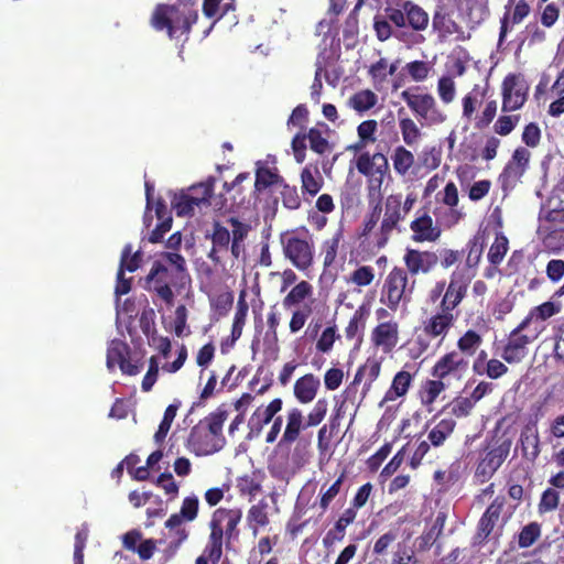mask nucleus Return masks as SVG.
Wrapping results in <instances>:
<instances>
[{"instance_id":"13","label":"nucleus","mask_w":564,"mask_h":564,"mask_svg":"<svg viewBox=\"0 0 564 564\" xmlns=\"http://www.w3.org/2000/svg\"><path fill=\"white\" fill-rule=\"evenodd\" d=\"M510 447L511 441L508 438L497 442L479 459L475 470V478L480 484L488 481L495 475L508 457Z\"/></svg>"},{"instance_id":"10","label":"nucleus","mask_w":564,"mask_h":564,"mask_svg":"<svg viewBox=\"0 0 564 564\" xmlns=\"http://www.w3.org/2000/svg\"><path fill=\"white\" fill-rule=\"evenodd\" d=\"M284 182L283 176L276 166L274 155H268L264 160L254 163V184L252 195L260 199L261 195L273 188L278 189Z\"/></svg>"},{"instance_id":"59","label":"nucleus","mask_w":564,"mask_h":564,"mask_svg":"<svg viewBox=\"0 0 564 564\" xmlns=\"http://www.w3.org/2000/svg\"><path fill=\"white\" fill-rule=\"evenodd\" d=\"M214 184L215 178L209 177L206 182L191 186L187 194L191 197L204 198L202 205H209V199L214 193Z\"/></svg>"},{"instance_id":"6","label":"nucleus","mask_w":564,"mask_h":564,"mask_svg":"<svg viewBox=\"0 0 564 564\" xmlns=\"http://www.w3.org/2000/svg\"><path fill=\"white\" fill-rule=\"evenodd\" d=\"M413 285L409 284L408 272L401 267H393L387 274L381 292L380 302L389 310L395 312L400 304H406L411 301Z\"/></svg>"},{"instance_id":"54","label":"nucleus","mask_w":564,"mask_h":564,"mask_svg":"<svg viewBox=\"0 0 564 564\" xmlns=\"http://www.w3.org/2000/svg\"><path fill=\"white\" fill-rule=\"evenodd\" d=\"M376 102L377 95L369 89L358 91L350 98V104L357 111H367L371 109Z\"/></svg>"},{"instance_id":"48","label":"nucleus","mask_w":564,"mask_h":564,"mask_svg":"<svg viewBox=\"0 0 564 564\" xmlns=\"http://www.w3.org/2000/svg\"><path fill=\"white\" fill-rule=\"evenodd\" d=\"M328 131V126L324 122H317L314 127L302 131H296L291 141H326L323 137Z\"/></svg>"},{"instance_id":"16","label":"nucleus","mask_w":564,"mask_h":564,"mask_svg":"<svg viewBox=\"0 0 564 564\" xmlns=\"http://www.w3.org/2000/svg\"><path fill=\"white\" fill-rule=\"evenodd\" d=\"M529 86L516 74H509L502 82V111H514L521 108L528 97Z\"/></svg>"},{"instance_id":"27","label":"nucleus","mask_w":564,"mask_h":564,"mask_svg":"<svg viewBox=\"0 0 564 564\" xmlns=\"http://www.w3.org/2000/svg\"><path fill=\"white\" fill-rule=\"evenodd\" d=\"M413 380L414 373L404 369L398 371L392 379L391 386L386 391L381 403L394 402L399 398L404 397L409 392Z\"/></svg>"},{"instance_id":"47","label":"nucleus","mask_w":564,"mask_h":564,"mask_svg":"<svg viewBox=\"0 0 564 564\" xmlns=\"http://www.w3.org/2000/svg\"><path fill=\"white\" fill-rule=\"evenodd\" d=\"M561 312V304L547 301L541 305L535 306L524 319H529V324L532 319L546 321L547 318L556 315Z\"/></svg>"},{"instance_id":"11","label":"nucleus","mask_w":564,"mask_h":564,"mask_svg":"<svg viewBox=\"0 0 564 564\" xmlns=\"http://www.w3.org/2000/svg\"><path fill=\"white\" fill-rule=\"evenodd\" d=\"M118 366L126 376H137L143 368L141 358H133L130 346L121 339H112L107 348V368Z\"/></svg>"},{"instance_id":"38","label":"nucleus","mask_w":564,"mask_h":564,"mask_svg":"<svg viewBox=\"0 0 564 564\" xmlns=\"http://www.w3.org/2000/svg\"><path fill=\"white\" fill-rule=\"evenodd\" d=\"M204 198L191 197L187 193L182 192L174 195L171 204L177 216H192L195 207L202 206Z\"/></svg>"},{"instance_id":"1","label":"nucleus","mask_w":564,"mask_h":564,"mask_svg":"<svg viewBox=\"0 0 564 564\" xmlns=\"http://www.w3.org/2000/svg\"><path fill=\"white\" fill-rule=\"evenodd\" d=\"M242 519L240 508H217L208 523L209 535L203 553L196 558L195 564H218L224 545L229 549L240 534L238 529Z\"/></svg>"},{"instance_id":"33","label":"nucleus","mask_w":564,"mask_h":564,"mask_svg":"<svg viewBox=\"0 0 564 564\" xmlns=\"http://www.w3.org/2000/svg\"><path fill=\"white\" fill-rule=\"evenodd\" d=\"M437 195L441 196L440 200L451 208L448 216L452 219V224H457L460 219L464 218L465 214L456 208L459 202V197L457 186L454 182H448L444 189Z\"/></svg>"},{"instance_id":"52","label":"nucleus","mask_w":564,"mask_h":564,"mask_svg":"<svg viewBox=\"0 0 564 564\" xmlns=\"http://www.w3.org/2000/svg\"><path fill=\"white\" fill-rule=\"evenodd\" d=\"M392 160L394 170L401 175L406 174L414 163L413 154L403 147L397 148Z\"/></svg>"},{"instance_id":"3","label":"nucleus","mask_w":564,"mask_h":564,"mask_svg":"<svg viewBox=\"0 0 564 564\" xmlns=\"http://www.w3.org/2000/svg\"><path fill=\"white\" fill-rule=\"evenodd\" d=\"M198 20V12L188 7L158 4L151 17V25L156 31H166L171 40L182 35L187 37L192 25Z\"/></svg>"},{"instance_id":"46","label":"nucleus","mask_w":564,"mask_h":564,"mask_svg":"<svg viewBox=\"0 0 564 564\" xmlns=\"http://www.w3.org/2000/svg\"><path fill=\"white\" fill-rule=\"evenodd\" d=\"M497 523L498 522L482 514L477 523V530L473 538V544L478 546L484 545L494 533Z\"/></svg>"},{"instance_id":"44","label":"nucleus","mask_w":564,"mask_h":564,"mask_svg":"<svg viewBox=\"0 0 564 564\" xmlns=\"http://www.w3.org/2000/svg\"><path fill=\"white\" fill-rule=\"evenodd\" d=\"M345 478V473H341L339 477L326 490H324L325 486H322L319 491L318 505L323 512H325L329 508L333 500L340 492Z\"/></svg>"},{"instance_id":"56","label":"nucleus","mask_w":564,"mask_h":564,"mask_svg":"<svg viewBox=\"0 0 564 564\" xmlns=\"http://www.w3.org/2000/svg\"><path fill=\"white\" fill-rule=\"evenodd\" d=\"M232 304L234 293L231 291L219 293L210 299V306L219 316H226L231 310Z\"/></svg>"},{"instance_id":"26","label":"nucleus","mask_w":564,"mask_h":564,"mask_svg":"<svg viewBox=\"0 0 564 564\" xmlns=\"http://www.w3.org/2000/svg\"><path fill=\"white\" fill-rule=\"evenodd\" d=\"M319 387V379L313 373H306L295 381L293 393L300 403L307 404L316 398Z\"/></svg>"},{"instance_id":"28","label":"nucleus","mask_w":564,"mask_h":564,"mask_svg":"<svg viewBox=\"0 0 564 564\" xmlns=\"http://www.w3.org/2000/svg\"><path fill=\"white\" fill-rule=\"evenodd\" d=\"M531 12V7L527 0H518L511 11L503 14L500 20L499 42H502L509 31V24H520Z\"/></svg>"},{"instance_id":"31","label":"nucleus","mask_w":564,"mask_h":564,"mask_svg":"<svg viewBox=\"0 0 564 564\" xmlns=\"http://www.w3.org/2000/svg\"><path fill=\"white\" fill-rule=\"evenodd\" d=\"M369 314V308H367L365 305H360L354 312L344 330L347 340L356 339L359 343L361 341Z\"/></svg>"},{"instance_id":"58","label":"nucleus","mask_w":564,"mask_h":564,"mask_svg":"<svg viewBox=\"0 0 564 564\" xmlns=\"http://www.w3.org/2000/svg\"><path fill=\"white\" fill-rule=\"evenodd\" d=\"M278 189L282 198V204L285 208L293 210L301 206V198L295 186H290L284 181Z\"/></svg>"},{"instance_id":"39","label":"nucleus","mask_w":564,"mask_h":564,"mask_svg":"<svg viewBox=\"0 0 564 564\" xmlns=\"http://www.w3.org/2000/svg\"><path fill=\"white\" fill-rule=\"evenodd\" d=\"M268 503L261 499L257 505H252L247 513V521L253 535L258 533L259 527H265L269 523Z\"/></svg>"},{"instance_id":"18","label":"nucleus","mask_w":564,"mask_h":564,"mask_svg":"<svg viewBox=\"0 0 564 564\" xmlns=\"http://www.w3.org/2000/svg\"><path fill=\"white\" fill-rule=\"evenodd\" d=\"M411 239L414 242H435L442 235L441 227L435 223L426 208L419 209L410 223Z\"/></svg>"},{"instance_id":"4","label":"nucleus","mask_w":564,"mask_h":564,"mask_svg":"<svg viewBox=\"0 0 564 564\" xmlns=\"http://www.w3.org/2000/svg\"><path fill=\"white\" fill-rule=\"evenodd\" d=\"M186 279H189L188 274L171 269L163 261H154L145 276L144 288L171 306L174 303L173 288L182 289Z\"/></svg>"},{"instance_id":"32","label":"nucleus","mask_w":564,"mask_h":564,"mask_svg":"<svg viewBox=\"0 0 564 564\" xmlns=\"http://www.w3.org/2000/svg\"><path fill=\"white\" fill-rule=\"evenodd\" d=\"M520 444L523 456L534 463L541 453L538 429L527 426L520 434Z\"/></svg>"},{"instance_id":"30","label":"nucleus","mask_w":564,"mask_h":564,"mask_svg":"<svg viewBox=\"0 0 564 564\" xmlns=\"http://www.w3.org/2000/svg\"><path fill=\"white\" fill-rule=\"evenodd\" d=\"M488 90V84L485 86L474 85L471 90L462 99L463 118L467 121L475 119L477 108L482 104Z\"/></svg>"},{"instance_id":"21","label":"nucleus","mask_w":564,"mask_h":564,"mask_svg":"<svg viewBox=\"0 0 564 564\" xmlns=\"http://www.w3.org/2000/svg\"><path fill=\"white\" fill-rule=\"evenodd\" d=\"M199 508V500L196 496H189L184 498L180 512L173 513L165 521V528L171 532L174 531L178 541L187 539L188 533L185 528L182 527L183 521L192 522L197 518Z\"/></svg>"},{"instance_id":"45","label":"nucleus","mask_w":564,"mask_h":564,"mask_svg":"<svg viewBox=\"0 0 564 564\" xmlns=\"http://www.w3.org/2000/svg\"><path fill=\"white\" fill-rule=\"evenodd\" d=\"M375 269L371 265H359L347 279V282L358 288L369 286L375 280Z\"/></svg>"},{"instance_id":"29","label":"nucleus","mask_w":564,"mask_h":564,"mask_svg":"<svg viewBox=\"0 0 564 564\" xmlns=\"http://www.w3.org/2000/svg\"><path fill=\"white\" fill-rule=\"evenodd\" d=\"M381 371V362L377 358H367L354 377L352 384H359L364 381V392L372 388V383L378 379Z\"/></svg>"},{"instance_id":"23","label":"nucleus","mask_w":564,"mask_h":564,"mask_svg":"<svg viewBox=\"0 0 564 564\" xmlns=\"http://www.w3.org/2000/svg\"><path fill=\"white\" fill-rule=\"evenodd\" d=\"M399 341V325L394 321L379 323L371 332V343L381 348L384 354H390Z\"/></svg>"},{"instance_id":"8","label":"nucleus","mask_w":564,"mask_h":564,"mask_svg":"<svg viewBox=\"0 0 564 564\" xmlns=\"http://www.w3.org/2000/svg\"><path fill=\"white\" fill-rule=\"evenodd\" d=\"M384 13L398 29L410 28L415 32H422L427 29L430 22L427 12L410 0L399 1L394 7L388 6Z\"/></svg>"},{"instance_id":"12","label":"nucleus","mask_w":564,"mask_h":564,"mask_svg":"<svg viewBox=\"0 0 564 564\" xmlns=\"http://www.w3.org/2000/svg\"><path fill=\"white\" fill-rule=\"evenodd\" d=\"M382 212L383 216L376 240V245L379 248L387 245L392 232L398 229L399 223L405 218L401 208V193L387 196L382 206Z\"/></svg>"},{"instance_id":"5","label":"nucleus","mask_w":564,"mask_h":564,"mask_svg":"<svg viewBox=\"0 0 564 564\" xmlns=\"http://www.w3.org/2000/svg\"><path fill=\"white\" fill-rule=\"evenodd\" d=\"M283 254L293 267L305 271L314 261V240L312 235L304 230L302 234L292 231L281 236Z\"/></svg>"},{"instance_id":"22","label":"nucleus","mask_w":564,"mask_h":564,"mask_svg":"<svg viewBox=\"0 0 564 564\" xmlns=\"http://www.w3.org/2000/svg\"><path fill=\"white\" fill-rule=\"evenodd\" d=\"M458 313L440 308L435 314L423 322V333L430 338L445 339L456 323Z\"/></svg>"},{"instance_id":"55","label":"nucleus","mask_w":564,"mask_h":564,"mask_svg":"<svg viewBox=\"0 0 564 564\" xmlns=\"http://www.w3.org/2000/svg\"><path fill=\"white\" fill-rule=\"evenodd\" d=\"M176 412H177L176 404H170L165 409L163 419L159 425L158 431L154 434V441L156 443H162L164 441V438L166 437V435L171 429V425L176 416Z\"/></svg>"},{"instance_id":"40","label":"nucleus","mask_w":564,"mask_h":564,"mask_svg":"<svg viewBox=\"0 0 564 564\" xmlns=\"http://www.w3.org/2000/svg\"><path fill=\"white\" fill-rule=\"evenodd\" d=\"M344 240L343 227L337 228L333 236L323 242L322 252L324 254V265L329 267L335 263L338 249Z\"/></svg>"},{"instance_id":"61","label":"nucleus","mask_w":564,"mask_h":564,"mask_svg":"<svg viewBox=\"0 0 564 564\" xmlns=\"http://www.w3.org/2000/svg\"><path fill=\"white\" fill-rule=\"evenodd\" d=\"M213 246L218 247L220 250L227 251L230 245L231 236L229 230L224 227L219 221L213 224V232L210 235Z\"/></svg>"},{"instance_id":"36","label":"nucleus","mask_w":564,"mask_h":564,"mask_svg":"<svg viewBox=\"0 0 564 564\" xmlns=\"http://www.w3.org/2000/svg\"><path fill=\"white\" fill-rule=\"evenodd\" d=\"M451 388L440 378L424 381L420 389V400L424 406H431L442 392Z\"/></svg>"},{"instance_id":"63","label":"nucleus","mask_w":564,"mask_h":564,"mask_svg":"<svg viewBox=\"0 0 564 564\" xmlns=\"http://www.w3.org/2000/svg\"><path fill=\"white\" fill-rule=\"evenodd\" d=\"M328 410V403L325 399H319L314 404L313 409L307 414L305 425L306 427H314L319 425L325 419Z\"/></svg>"},{"instance_id":"2","label":"nucleus","mask_w":564,"mask_h":564,"mask_svg":"<svg viewBox=\"0 0 564 564\" xmlns=\"http://www.w3.org/2000/svg\"><path fill=\"white\" fill-rule=\"evenodd\" d=\"M227 417L228 412L225 405H220L192 427L187 438L191 451L197 456H207L219 452L226 443L223 425Z\"/></svg>"},{"instance_id":"51","label":"nucleus","mask_w":564,"mask_h":564,"mask_svg":"<svg viewBox=\"0 0 564 564\" xmlns=\"http://www.w3.org/2000/svg\"><path fill=\"white\" fill-rule=\"evenodd\" d=\"M302 189L304 193L315 196L323 185V180L316 172L314 174L308 167H305L301 174Z\"/></svg>"},{"instance_id":"53","label":"nucleus","mask_w":564,"mask_h":564,"mask_svg":"<svg viewBox=\"0 0 564 564\" xmlns=\"http://www.w3.org/2000/svg\"><path fill=\"white\" fill-rule=\"evenodd\" d=\"M340 335L337 333L336 325L327 326L321 334L316 341V350L318 352L327 354L333 349V346Z\"/></svg>"},{"instance_id":"17","label":"nucleus","mask_w":564,"mask_h":564,"mask_svg":"<svg viewBox=\"0 0 564 564\" xmlns=\"http://www.w3.org/2000/svg\"><path fill=\"white\" fill-rule=\"evenodd\" d=\"M404 270L408 275H426L431 273L438 263V256L431 250L406 248L403 254Z\"/></svg>"},{"instance_id":"57","label":"nucleus","mask_w":564,"mask_h":564,"mask_svg":"<svg viewBox=\"0 0 564 564\" xmlns=\"http://www.w3.org/2000/svg\"><path fill=\"white\" fill-rule=\"evenodd\" d=\"M560 505V494L554 488L545 489L538 505L539 513H547L557 509Z\"/></svg>"},{"instance_id":"24","label":"nucleus","mask_w":564,"mask_h":564,"mask_svg":"<svg viewBox=\"0 0 564 564\" xmlns=\"http://www.w3.org/2000/svg\"><path fill=\"white\" fill-rule=\"evenodd\" d=\"M306 429L302 410L296 406L291 408L286 413V425L279 446L293 444Z\"/></svg>"},{"instance_id":"19","label":"nucleus","mask_w":564,"mask_h":564,"mask_svg":"<svg viewBox=\"0 0 564 564\" xmlns=\"http://www.w3.org/2000/svg\"><path fill=\"white\" fill-rule=\"evenodd\" d=\"M531 153L528 148L519 147L499 176L503 189L513 188L529 166Z\"/></svg>"},{"instance_id":"41","label":"nucleus","mask_w":564,"mask_h":564,"mask_svg":"<svg viewBox=\"0 0 564 564\" xmlns=\"http://www.w3.org/2000/svg\"><path fill=\"white\" fill-rule=\"evenodd\" d=\"M446 519L447 514L444 511H440L436 514L431 529L420 538V547L422 550L430 549L432 544L440 538V535L443 533Z\"/></svg>"},{"instance_id":"43","label":"nucleus","mask_w":564,"mask_h":564,"mask_svg":"<svg viewBox=\"0 0 564 564\" xmlns=\"http://www.w3.org/2000/svg\"><path fill=\"white\" fill-rule=\"evenodd\" d=\"M542 527L539 522H530L525 524L518 534V546L528 549L532 546L541 536Z\"/></svg>"},{"instance_id":"37","label":"nucleus","mask_w":564,"mask_h":564,"mask_svg":"<svg viewBox=\"0 0 564 564\" xmlns=\"http://www.w3.org/2000/svg\"><path fill=\"white\" fill-rule=\"evenodd\" d=\"M484 246L485 238L480 234L475 235L467 241L465 249L462 250V254L467 253L465 260L467 269H476L478 267L482 257Z\"/></svg>"},{"instance_id":"64","label":"nucleus","mask_w":564,"mask_h":564,"mask_svg":"<svg viewBox=\"0 0 564 564\" xmlns=\"http://www.w3.org/2000/svg\"><path fill=\"white\" fill-rule=\"evenodd\" d=\"M437 93L444 104H449L455 99V82L449 76H442L437 83Z\"/></svg>"},{"instance_id":"20","label":"nucleus","mask_w":564,"mask_h":564,"mask_svg":"<svg viewBox=\"0 0 564 564\" xmlns=\"http://www.w3.org/2000/svg\"><path fill=\"white\" fill-rule=\"evenodd\" d=\"M529 326V319H523L511 333L509 334L507 344L503 347L501 357L508 364L520 362L527 356V347L532 341L528 335L522 332Z\"/></svg>"},{"instance_id":"50","label":"nucleus","mask_w":564,"mask_h":564,"mask_svg":"<svg viewBox=\"0 0 564 564\" xmlns=\"http://www.w3.org/2000/svg\"><path fill=\"white\" fill-rule=\"evenodd\" d=\"M508 239L503 235H497L494 243L491 245L487 258L492 265H498L503 260L508 251Z\"/></svg>"},{"instance_id":"7","label":"nucleus","mask_w":564,"mask_h":564,"mask_svg":"<svg viewBox=\"0 0 564 564\" xmlns=\"http://www.w3.org/2000/svg\"><path fill=\"white\" fill-rule=\"evenodd\" d=\"M356 167L359 173L368 177L369 204H372V202L382 203L381 186L384 175L389 172L387 158L382 153H375L372 156L362 153L357 158Z\"/></svg>"},{"instance_id":"15","label":"nucleus","mask_w":564,"mask_h":564,"mask_svg":"<svg viewBox=\"0 0 564 564\" xmlns=\"http://www.w3.org/2000/svg\"><path fill=\"white\" fill-rule=\"evenodd\" d=\"M471 278L473 276L466 274L464 271H453L438 307L455 313L454 311L466 297Z\"/></svg>"},{"instance_id":"9","label":"nucleus","mask_w":564,"mask_h":564,"mask_svg":"<svg viewBox=\"0 0 564 564\" xmlns=\"http://www.w3.org/2000/svg\"><path fill=\"white\" fill-rule=\"evenodd\" d=\"M469 370V360L462 352L451 350L441 356L431 368V376L440 378L449 387L459 383Z\"/></svg>"},{"instance_id":"60","label":"nucleus","mask_w":564,"mask_h":564,"mask_svg":"<svg viewBox=\"0 0 564 564\" xmlns=\"http://www.w3.org/2000/svg\"><path fill=\"white\" fill-rule=\"evenodd\" d=\"M398 533L395 531H388L380 535L373 543L372 553L377 557H384L389 553V549L395 542Z\"/></svg>"},{"instance_id":"49","label":"nucleus","mask_w":564,"mask_h":564,"mask_svg":"<svg viewBox=\"0 0 564 564\" xmlns=\"http://www.w3.org/2000/svg\"><path fill=\"white\" fill-rule=\"evenodd\" d=\"M474 408L475 404L468 397H456L446 405L449 413L457 419L468 416Z\"/></svg>"},{"instance_id":"14","label":"nucleus","mask_w":564,"mask_h":564,"mask_svg":"<svg viewBox=\"0 0 564 564\" xmlns=\"http://www.w3.org/2000/svg\"><path fill=\"white\" fill-rule=\"evenodd\" d=\"M401 99L421 119L443 122L445 116L437 109L436 101L431 94H416L412 89L401 93Z\"/></svg>"},{"instance_id":"34","label":"nucleus","mask_w":564,"mask_h":564,"mask_svg":"<svg viewBox=\"0 0 564 564\" xmlns=\"http://www.w3.org/2000/svg\"><path fill=\"white\" fill-rule=\"evenodd\" d=\"M456 427V421L452 417L438 421L427 434V440L434 447L444 445L446 440L453 434Z\"/></svg>"},{"instance_id":"42","label":"nucleus","mask_w":564,"mask_h":564,"mask_svg":"<svg viewBox=\"0 0 564 564\" xmlns=\"http://www.w3.org/2000/svg\"><path fill=\"white\" fill-rule=\"evenodd\" d=\"M313 293V286L307 281L303 280L295 284L292 290L288 293V295L283 299V306L285 308H290L292 306L299 305L306 297L311 296Z\"/></svg>"},{"instance_id":"25","label":"nucleus","mask_w":564,"mask_h":564,"mask_svg":"<svg viewBox=\"0 0 564 564\" xmlns=\"http://www.w3.org/2000/svg\"><path fill=\"white\" fill-rule=\"evenodd\" d=\"M282 406L283 401L281 398L273 399L265 408L259 406L249 419L248 425L250 431L259 434L276 416Z\"/></svg>"},{"instance_id":"62","label":"nucleus","mask_w":564,"mask_h":564,"mask_svg":"<svg viewBox=\"0 0 564 564\" xmlns=\"http://www.w3.org/2000/svg\"><path fill=\"white\" fill-rule=\"evenodd\" d=\"M371 207V210L366 215L364 219V226L361 231V237H367L369 234L375 229L378 221L380 220L381 214H382V203L380 202H372V204H369Z\"/></svg>"},{"instance_id":"35","label":"nucleus","mask_w":564,"mask_h":564,"mask_svg":"<svg viewBox=\"0 0 564 564\" xmlns=\"http://www.w3.org/2000/svg\"><path fill=\"white\" fill-rule=\"evenodd\" d=\"M482 345L481 335L475 329H467L456 341V351L462 352V356L473 357Z\"/></svg>"}]
</instances>
